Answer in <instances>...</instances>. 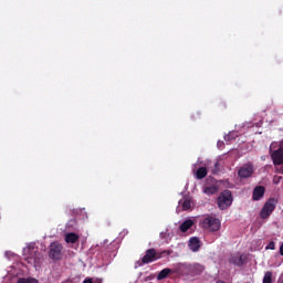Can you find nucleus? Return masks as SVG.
<instances>
[{
    "label": "nucleus",
    "instance_id": "20e7f679",
    "mask_svg": "<svg viewBox=\"0 0 283 283\" xmlns=\"http://www.w3.org/2000/svg\"><path fill=\"white\" fill-rule=\"evenodd\" d=\"M275 207H277V200L275 198H270L264 205L260 212V218L262 220H266L271 217V213L275 211Z\"/></svg>",
    "mask_w": 283,
    "mask_h": 283
},
{
    "label": "nucleus",
    "instance_id": "a211bd4d",
    "mask_svg": "<svg viewBox=\"0 0 283 283\" xmlns=\"http://www.w3.org/2000/svg\"><path fill=\"white\" fill-rule=\"evenodd\" d=\"M273 282V272L268 271L263 276V283H272Z\"/></svg>",
    "mask_w": 283,
    "mask_h": 283
},
{
    "label": "nucleus",
    "instance_id": "6e6552de",
    "mask_svg": "<svg viewBox=\"0 0 283 283\" xmlns=\"http://www.w3.org/2000/svg\"><path fill=\"white\" fill-rule=\"evenodd\" d=\"M28 251H29V256L27 258V261L29 262V264H34L36 266L42 260L41 254L34 248H31Z\"/></svg>",
    "mask_w": 283,
    "mask_h": 283
},
{
    "label": "nucleus",
    "instance_id": "9b49d317",
    "mask_svg": "<svg viewBox=\"0 0 283 283\" xmlns=\"http://www.w3.org/2000/svg\"><path fill=\"white\" fill-rule=\"evenodd\" d=\"M188 247L190 251H192L193 253H197V251H200V239H198V237L190 238L188 242Z\"/></svg>",
    "mask_w": 283,
    "mask_h": 283
},
{
    "label": "nucleus",
    "instance_id": "b1692460",
    "mask_svg": "<svg viewBox=\"0 0 283 283\" xmlns=\"http://www.w3.org/2000/svg\"><path fill=\"white\" fill-rule=\"evenodd\" d=\"M276 171L283 175V164L276 165Z\"/></svg>",
    "mask_w": 283,
    "mask_h": 283
},
{
    "label": "nucleus",
    "instance_id": "6ab92c4d",
    "mask_svg": "<svg viewBox=\"0 0 283 283\" xmlns=\"http://www.w3.org/2000/svg\"><path fill=\"white\" fill-rule=\"evenodd\" d=\"M181 207L184 211H189V209H191V200L185 199Z\"/></svg>",
    "mask_w": 283,
    "mask_h": 283
},
{
    "label": "nucleus",
    "instance_id": "2eb2a0df",
    "mask_svg": "<svg viewBox=\"0 0 283 283\" xmlns=\"http://www.w3.org/2000/svg\"><path fill=\"white\" fill-rule=\"evenodd\" d=\"M171 273H174V271L169 268H166L164 270H161L158 275H157V280H166V277H169V275H171Z\"/></svg>",
    "mask_w": 283,
    "mask_h": 283
},
{
    "label": "nucleus",
    "instance_id": "0eeeda50",
    "mask_svg": "<svg viewBox=\"0 0 283 283\" xmlns=\"http://www.w3.org/2000/svg\"><path fill=\"white\" fill-rule=\"evenodd\" d=\"M253 174H255V166H253V163L251 161L244 164L238 170L239 178H251Z\"/></svg>",
    "mask_w": 283,
    "mask_h": 283
},
{
    "label": "nucleus",
    "instance_id": "423d86ee",
    "mask_svg": "<svg viewBox=\"0 0 283 283\" xmlns=\"http://www.w3.org/2000/svg\"><path fill=\"white\" fill-rule=\"evenodd\" d=\"M220 220L218 218L214 217H207L203 219L202 221V227L203 229H208V231H220Z\"/></svg>",
    "mask_w": 283,
    "mask_h": 283
},
{
    "label": "nucleus",
    "instance_id": "f03ea898",
    "mask_svg": "<svg viewBox=\"0 0 283 283\" xmlns=\"http://www.w3.org/2000/svg\"><path fill=\"white\" fill-rule=\"evenodd\" d=\"M276 147H279V148L276 149ZM273 149H276V150L273 151ZM270 151H273L271 154L273 165H275V166L283 165V142H281V143L273 142L270 145Z\"/></svg>",
    "mask_w": 283,
    "mask_h": 283
},
{
    "label": "nucleus",
    "instance_id": "f8f14e48",
    "mask_svg": "<svg viewBox=\"0 0 283 283\" xmlns=\"http://www.w3.org/2000/svg\"><path fill=\"white\" fill-rule=\"evenodd\" d=\"M80 235L77 233L71 232L65 234V242L67 244H76L80 240Z\"/></svg>",
    "mask_w": 283,
    "mask_h": 283
},
{
    "label": "nucleus",
    "instance_id": "cd10ccee",
    "mask_svg": "<svg viewBox=\"0 0 283 283\" xmlns=\"http://www.w3.org/2000/svg\"><path fill=\"white\" fill-rule=\"evenodd\" d=\"M222 146V143L218 142V147Z\"/></svg>",
    "mask_w": 283,
    "mask_h": 283
},
{
    "label": "nucleus",
    "instance_id": "f3484780",
    "mask_svg": "<svg viewBox=\"0 0 283 283\" xmlns=\"http://www.w3.org/2000/svg\"><path fill=\"white\" fill-rule=\"evenodd\" d=\"M203 193L207 196H214V193H218V186H208L203 189Z\"/></svg>",
    "mask_w": 283,
    "mask_h": 283
},
{
    "label": "nucleus",
    "instance_id": "7ed1b4c3",
    "mask_svg": "<svg viewBox=\"0 0 283 283\" xmlns=\"http://www.w3.org/2000/svg\"><path fill=\"white\" fill-rule=\"evenodd\" d=\"M217 205L221 211L229 209V207L233 205V195L231 193V190H223L218 197Z\"/></svg>",
    "mask_w": 283,
    "mask_h": 283
},
{
    "label": "nucleus",
    "instance_id": "bb28decb",
    "mask_svg": "<svg viewBox=\"0 0 283 283\" xmlns=\"http://www.w3.org/2000/svg\"><path fill=\"white\" fill-rule=\"evenodd\" d=\"M280 254L283 255V241H282V244L280 247Z\"/></svg>",
    "mask_w": 283,
    "mask_h": 283
},
{
    "label": "nucleus",
    "instance_id": "ddd939ff",
    "mask_svg": "<svg viewBox=\"0 0 283 283\" xmlns=\"http://www.w3.org/2000/svg\"><path fill=\"white\" fill-rule=\"evenodd\" d=\"M230 263L235 264V266H242L244 264V259L242 258V254H233L230 258Z\"/></svg>",
    "mask_w": 283,
    "mask_h": 283
},
{
    "label": "nucleus",
    "instance_id": "393cba45",
    "mask_svg": "<svg viewBox=\"0 0 283 283\" xmlns=\"http://www.w3.org/2000/svg\"><path fill=\"white\" fill-rule=\"evenodd\" d=\"M277 283H283V273L279 276Z\"/></svg>",
    "mask_w": 283,
    "mask_h": 283
},
{
    "label": "nucleus",
    "instance_id": "5701e85b",
    "mask_svg": "<svg viewBox=\"0 0 283 283\" xmlns=\"http://www.w3.org/2000/svg\"><path fill=\"white\" fill-rule=\"evenodd\" d=\"M233 138H235V137L233 136V133H230V134H228V135L224 136V140H233Z\"/></svg>",
    "mask_w": 283,
    "mask_h": 283
},
{
    "label": "nucleus",
    "instance_id": "dca6fc26",
    "mask_svg": "<svg viewBox=\"0 0 283 283\" xmlns=\"http://www.w3.org/2000/svg\"><path fill=\"white\" fill-rule=\"evenodd\" d=\"M207 167H200L197 171H196V178L197 180H202V178H207Z\"/></svg>",
    "mask_w": 283,
    "mask_h": 283
},
{
    "label": "nucleus",
    "instance_id": "a878e982",
    "mask_svg": "<svg viewBox=\"0 0 283 283\" xmlns=\"http://www.w3.org/2000/svg\"><path fill=\"white\" fill-rule=\"evenodd\" d=\"M83 283H94V281H92V279H86L83 281Z\"/></svg>",
    "mask_w": 283,
    "mask_h": 283
},
{
    "label": "nucleus",
    "instance_id": "aec40b11",
    "mask_svg": "<svg viewBox=\"0 0 283 283\" xmlns=\"http://www.w3.org/2000/svg\"><path fill=\"white\" fill-rule=\"evenodd\" d=\"M211 174L213 176L220 174V163L219 161L214 163L213 167L211 168Z\"/></svg>",
    "mask_w": 283,
    "mask_h": 283
},
{
    "label": "nucleus",
    "instance_id": "412c9836",
    "mask_svg": "<svg viewBox=\"0 0 283 283\" xmlns=\"http://www.w3.org/2000/svg\"><path fill=\"white\" fill-rule=\"evenodd\" d=\"M18 283H39V281L36 279L29 277V279H19Z\"/></svg>",
    "mask_w": 283,
    "mask_h": 283
},
{
    "label": "nucleus",
    "instance_id": "4468645a",
    "mask_svg": "<svg viewBox=\"0 0 283 283\" xmlns=\"http://www.w3.org/2000/svg\"><path fill=\"white\" fill-rule=\"evenodd\" d=\"M192 227H193V220L188 219L180 224L179 229L181 233H187V230L191 229Z\"/></svg>",
    "mask_w": 283,
    "mask_h": 283
},
{
    "label": "nucleus",
    "instance_id": "1a4fd4ad",
    "mask_svg": "<svg viewBox=\"0 0 283 283\" xmlns=\"http://www.w3.org/2000/svg\"><path fill=\"white\" fill-rule=\"evenodd\" d=\"M264 193H266V188L264 186H256L252 192V200H262V198H264Z\"/></svg>",
    "mask_w": 283,
    "mask_h": 283
},
{
    "label": "nucleus",
    "instance_id": "f257e3e1",
    "mask_svg": "<svg viewBox=\"0 0 283 283\" xmlns=\"http://www.w3.org/2000/svg\"><path fill=\"white\" fill-rule=\"evenodd\" d=\"M174 251L164 250L161 252H157L156 249L151 248L146 251V254L143 256V264H149L150 262H156V260H160V258H165V255H171Z\"/></svg>",
    "mask_w": 283,
    "mask_h": 283
},
{
    "label": "nucleus",
    "instance_id": "39448f33",
    "mask_svg": "<svg viewBox=\"0 0 283 283\" xmlns=\"http://www.w3.org/2000/svg\"><path fill=\"white\" fill-rule=\"evenodd\" d=\"M49 258L51 260H61L63 258V244L54 241L50 244Z\"/></svg>",
    "mask_w": 283,
    "mask_h": 283
},
{
    "label": "nucleus",
    "instance_id": "9d476101",
    "mask_svg": "<svg viewBox=\"0 0 283 283\" xmlns=\"http://www.w3.org/2000/svg\"><path fill=\"white\" fill-rule=\"evenodd\" d=\"M187 271L189 275L196 276V275H200L205 271V266L198 263L192 265L190 264V265H187Z\"/></svg>",
    "mask_w": 283,
    "mask_h": 283
},
{
    "label": "nucleus",
    "instance_id": "4be33fe9",
    "mask_svg": "<svg viewBox=\"0 0 283 283\" xmlns=\"http://www.w3.org/2000/svg\"><path fill=\"white\" fill-rule=\"evenodd\" d=\"M266 250H271V251H275V242H273V241H271L268 245H266V248H265Z\"/></svg>",
    "mask_w": 283,
    "mask_h": 283
}]
</instances>
